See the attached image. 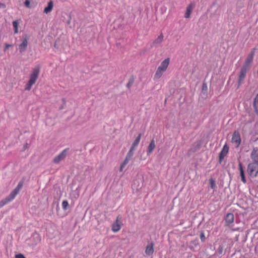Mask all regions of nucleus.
<instances>
[{
    "instance_id": "obj_33",
    "label": "nucleus",
    "mask_w": 258,
    "mask_h": 258,
    "mask_svg": "<svg viewBox=\"0 0 258 258\" xmlns=\"http://www.w3.org/2000/svg\"><path fill=\"white\" fill-rule=\"evenodd\" d=\"M30 5V2L29 0H26L25 2V6L27 8H29Z\"/></svg>"
},
{
    "instance_id": "obj_23",
    "label": "nucleus",
    "mask_w": 258,
    "mask_h": 258,
    "mask_svg": "<svg viewBox=\"0 0 258 258\" xmlns=\"http://www.w3.org/2000/svg\"><path fill=\"white\" fill-rule=\"evenodd\" d=\"M134 81H135V78H134V76H132L128 80V83L126 84V87L128 88H130L133 85Z\"/></svg>"
},
{
    "instance_id": "obj_21",
    "label": "nucleus",
    "mask_w": 258,
    "mask_h": 258,
    "mask_svg": "<svg viewBox=\"0 0 258 258\" xmlns=\"http://www.w3.org/2000/svg\"><path fill=\"white\" fill-rule=\"evenodd\" d=\"M10 202V200H8L7 198L1 200L0 201V209Z\"/></svg>"
},
{
    "instance_id": "obj_5",
    "label": "nucleus",
    "mask_w": 258,
    "mask_h": 258,
    "mask_svg": "<svg viewBox=\"0 0 258 258\" xmlns=\"http://www.w3.org/2000/svg\"><path fill=\"white\" fill-rule=\"evenodd\" d=\"M241 137L240 134L238 131H234L233 134L231 142L235 146V147L237 148L239 146L241 143Z\"/></svg>"
},
{
    "instance_id": "obj_7",
    "label": "nucleus",
    "mask_w": 258,
    "mask_h": 258,
    "mask_svg": "<svg viewBox=\"0 0 258 258\" xmlns=\"http://www.w3.org/2000/svg\"><path fill=\"white\" fill-rule=\"evenodd\" d=\"M69 150V148H66L64 149L57 156L54 158V159H53V162L55 164H58L61 161L63 160L66 158Z\"/></svg>"
},
{
    "instance_id": "obj_12",
    "label": "nucleus",
    "mask_w": 258,
    "mask_h": 258,
    "mask_svg": "<svg viewBox=\"0 0 258 258\" xmlns=\"http://www.w3.org/2000/svg\"><path fill=\"white\" fill-rule=\"evenodd\" d=\"M154 252V247L153 243H150L147 246L145 249V253L147 255H151Z\"/></svg>"
},
{
    "instance_id": "obj_11",
    "label": "nucleus",
    "mask_w": 258,
    "mask_h": 258,
    "mask_svg": "<svg viewBox=\"0 0 258 258\" xmlns=\"http://www.w3.org/2000/svg\"><path fill=\"white\" fill-rule=\"evenodd\" d=\"M28 45V39L26 37L24 39L22 42L19 45V48L20 52H24Z\"/></svg>"
},
{
    "instance_id": "obj_1",
    "label": "nucleus",
    "mask_w": 258,
    "mask_h": 258,
    "mask_svg": "<svg viewBox=\"0 0 258 258\" xmlns=\"http://www.w3.org/2000/svg\"><path fill=\"white\" fill-rule=\"evenodd\" d=\"M254 53V50H252L245 59L244 63L242 66L238 74L236 89H238L244 83L246 74L250 69Z\"/></svg>"
},
{
    "instance_id": "obj_25",
    "label": "nucleus",
    "mask_w": 258,
    "mask_h": 258,
    "mask_svg": "<svg viewBox=\"0 0 258 258\" xmlns=\"http://www.w3.org/2000/svg\"><path fill=\"white\" fill-rule=\"evenodd\" d=\"M69 207V203L67 201L64 200L62 202V208L63 210H66Z\"/></svg>"
},
{
    "instance_id": "obj_37",
    "label": "nucleus",
    "mask_w": 258,
    "mask_h": 258,
    "mask_svg": "<svg viewBox=\"0 0 258 258\" xmlns=\"http://www.w3.org/2000/svg\"><path fill=\"white\" fill-rule=\"evenodd\" d=\"M6 7V5L4 4L0 3V8H5Z\"/></svg>"
},
{
    "instance_id": "obj_27",
    "label": "nucleus",
    "mask_w": 258,
    "mask_h": 258,
    "mask_svg": "<svg viewBox=\"0 0 258 258\" xmlns=\"http://www.w3.org/2000/svg\"><path fill=\"white\" fill-rule=\"evenodd\" d=\"M161 35L158 36V37L155 40V41L153 42L154 45H156L157 44H160L161 42Z\"/></svg>"
},
{
    "instance_id": "obj_36",
    "label": "nucleus",
    "mask_w": 258,
    "mask_h": 258,
    "mask_svg": "<svg viewBox=\"0 0 258 258\" xmlns=\"http://www.w3.org/2000/svg\"><path fill=\"white\" fill-rule=\"evenodd\" d=\"M124 167L125 166H123V165L121 164L120 167V169H119V171L120 172L122 171L123 169L124 168Z\"/></svg>"
},
{
    "instance_id": "obj_16",
    "label": "nucleus",
    "mask_w": 258,
    "mask_h": 258,
    "mask_svg": "<svg viewBox=\"0 0 258 258\" xmlns=\"http://www.w3.org/2000/svg\"><path fill=\"white\" fill-rule=\"evenodd\" d=\"M141 134H140L136 138L135 140L134 141L131 148H132V150H135L136 148L138 147L141 140Z\"/></svg>"
},
{
    "instance_id": "obj_35",
    "label": "nucleus",
    "mask_w": 258,
    "mask_h": 258,
    "mask_svg": "<svg viewBox=\"0 0 258 258\" xmlns=\"http://www.w3.org/2000/svg\"><path fill=\"white\" fill-rule=\"evenodd\" d=\"M12 46V45L11 44H6L5 45V51H6V50L7 49H8L10 47H11Z\"/></svg>"
},
{
    "instance_id": "obj_14",
    "label": "nucleus",
    "mask_w": 258,
    "mask_h": 258,
    "mask_svg": "<svg viewBox=\"0 0 258 258\" xmlns=\"http://www.w3.org/2000/svg\"><path fill=\"white\" fill-rule=\"evenodd\" d=\"M155 147H156V145H155V141H154V140H152L148 147V151H147L148 155H150L152 153V152H153V150L155 149Z\"/></svg>"
},
{
    "instance_id": "obj_24",
    "label": "nucleus",
    "mask_w": 258,
    "mask_h": 258,
    "mask_svg": "<svg viewBox=\"0 0 258 258\" xmlns=\"http://www.w3.org/2000/svg\"><path fill=\"white\" fill-rule=\"evenodd\" d=\"M18 24H19V22L18 21H13V27L14 28V29H15V33L16 34V33H18Z\"/></svg>"
},
{
    "instance_id": "obj_9",
    "label": "nucleus",
    "mask_w": 258,
    "mask_h": 258,
    "mask_svg": "<svg viewBox=\"0 0 258 258\" xmlns=\"http://www.w3.org/2000/svg\"><path fill=\"white\" fill-rule=\"evenodd\" d=\"M250 157L252 161L258 163V148H253L251 153Z\"/></svg>"
},
{
    "instance_id": "obj_15",
    "label": "nucleus",
    "mask_w": 258,
    "mask_h": 258,
    "mask_svg": "<svg viewBox=\"0 0 258 258\" xmlns=\"http://www.w3.org/2000/svg\"><path fill=\"white\" fill-rule=\"evenodd\" d=\"M195 7V5L193 3L190 4L186 8V11L185 13V16H190L192 11Z\"/></svg>"
},
{
    "instance_id": "obj_3",
    "label": "nucleus",
    "mask_w": 258,
    "mask_h": 258,
    "mask_svg": "<svg viewBox=\"0 0 258 258\" xmlns=\"http://www.w3.org/2000/svg\"><path fill=\"white\" fill-rule=\"evenodd\" d=\"M247 172L251 177H256L258 174V163L253 161L249 163L247 166Z\"/></svg>"
},
{
    "instance_id": "obj_2",
    "label": "nucleus",
    "mask_w": 258,
    "mask_h": 258,
    "mask_svg": "<svg viewBox=\"0 0 258 258\" xmlns=\"http://www.w3.org/2000/svg\"><path fill=\"white\" fill-rule=\"evenodd\" d=\"M40 73V67L38 66L34 68L30 76V79L28 82L25 90L29 91L31 90L32 86L35 83L37 80Z\"/></svg>"
},
{
    "instance_id": "obj_10",
    "label": "nucleus",
    "mask_w": 258,
    "mask_h": 258,
    "mask_svg": "<svg viewBox=\"0 0 258 258\" xmlns=\"http://www.w3.org/2000/svg\"><path fill=\"white\" fill-rule=\"evenodd\" d=\"M234 216L232 213H228L225 218V222L227 225H230L232 224L234 222Z\"/></svg>"
},
{
    "instance_id": "obj_4",
    "label": "nucleus",
    "mask_w": 258,
    "mask_h": 258,
    "mask_svg": "<svg viewBox=\"0 0 258 258\" xmlns=\"http://www.w3.org/2000/svg\"><path fill=\"white\" fill-rule=\"evenodd\" d=\"M23 186V182L22 181L19 182L17 187L10 193V194L7 197H6L8 200H10V202L12 201L15 198L16 196L19 193Z\"/></svg>"
},
{
    "instance_id": "obj_28",
    "label": "nucleus",
    "mask_w": 258,
    "mask_h": 258,
    "mask_svg": "<svg viewBox=\"0 0 258 258\" xmlns=\"http://www.w3.org/2000/svg\"><path fill=\"white\" fill-rule=\"evenodd\" d=\"M200 238L202 242H205L206 240V237L204 232H202L200 234Z\"/></svg>"
},
{
    "instance_id": "obj_8",
    "label": "nucleus",
    "mask_w": 258,
    "mask_h": 258,
    "mask_svg": "<svg viewBox=\"0 0 258 258\" xmlns=\"http://www.w3.org/2000/svg\"><path fill=\"white\" fill-rule=\"evenodd\" d=\"M229 151V147L226 144L223 147L220 154H219V163H221L224 158L225 156L227 154Z\"/></svg>"
},
{
    "instance_id": "obj_20",
    "label": "nucleus",
    "mask_w": 258,
    "mask_h": 258,
    "mask_svg": "<svg viewBox=\"0 0 258 258\" xmlns=\"http://www.w3.org/2000/svg\"><path fill=\"white\" fill-rule=\"evenodd\" d=\"M53 5L52 1H50L48 4L47 7L44 9V12L46 13L50 12L52 9Z\"/></svg>"
},
{
    "instance_id": "obj_17",
    "label": "nucleus",
    "mask_w": 258,
    "mask_h": 258,
    "mask_svg": "<svg viewBox=\"0 0 258 258\" xmlns=\"http://www.w3.org/2000/svg\"><path fill=\"white\" fill-rule=\"evenodd\" d=\"M170 58L169 57L166 58L162 61V72L165 71L169 64Z\"/></svg>"
},
{
    "instance_id": "obj_32",
    "label": "nucleus",
    "mask_w": 258,
    "mask_h": 258,
    "mask_svg": "<svg viewBox=\"0 0 258 258\" xmlns=\"http://www.w3.org/2000/svg\"><path fill=\"white\" fill-rule=\"evenodd\" d=\"M200 147H201V144L200 143H198L197 145H196V148L194 150H192V152H195L198 150H199L200 149Z\"/></svg>"
},
{
    "instance_id": "obj_29",
    "label": "nucleus",
    "mask_w": 258,
    "mask_h": 258,
    "mask_svg": "<svg viewBox=\"0 0 258 258\" xmlns=\"http://www.w3.org/2000/svg\"><path fill=\"white\" fill-rule=\"evenodd\" d=\"M130 160L131 159L128 158L127 157H126L124 161L122 162L121 164L123 165V166H125Z\"/></svg>"
},
{
    "instance_id": "obj_22",
    "label": "nucleus",
    "mask_w": 258,
    "mask_h": 258,
    "mask_svg": "<svg viewBox=\"0 0 258 258\" xmlns=\"http://www.w3.org/2000/svg\"><path fill=\"white\" fill-rule=\"evenodd\" d=\"M209 182L210 184V187L212 189H215L216 187V185L214 179H213V178H210Z\"/></svg>"
},
{
    "instance_id": "obj_31",
    "label": "nucleus",
    "mask_w": 258,
    "mask_h": 258,
    "mask_svg": "<svg viewBox=\"0 0 258 258\" xmlns=\"http://www.w3.org/2000/svg\"><path fill=\"white\" fill-rule=\"evenodd\" d=\"M15 258H26L25 256L21 253L17 254L15 255Z\"/></svg>"
},
{
    "instance_id": "obj_34",
    "label": "nucleus",
    "mask_w": 258,
    "mask_h": 258,
    "mask_svg": "<svg viewBox=\"0 0 258 258\" xmlns=\"http://www.w3.org/2000/svg\"><path fill=\"white\" fill-rule=\"evenodd\" d=\"M218 251L220 254H221L223 252V247L220 246L218 248Z\"/></svg>"
},
{
    "instance_id": "obj_19",
    "label": "nucleus",
    "mask_w": 258,
    "mask_h": 258,
    "mask_svg": "<svg viewBox=\"0 0 258 258\" xmlns=\"http://www.w3.org/2000/svg\"><path fill=\"white\" fill-rule=\"evenodd\" d=\"M253 106L256 113L258 115V94L256 95L254 99Z\"/></svg>"
},
{
    "instance_id": "obj_13",
    "label": "nucleus",
    "mask_w": 258,
    "mask_h": 258,
    "mask_svg": "<svg viewBox=\"0 0 258 258\" xmlns=\"http://www.w3.org/2000/svg\"><path fill=\"white\" fill-rule=\"evenodd\" d=\"M239 168L240 171V175L241 176V181L245 183L246 182V179L245 177L244 171L243 169L242 164L241 162H239Z\"/></svg>"
},
{
    "instance_id": "obj_38",
    "label": "nucleus",
    "mask_w": 258,
    "mask_h": 258,
    "mask_svg": "<svg viewBox=\"0 0 258 258\" xmlns=\"http://www.w3.org/2000/svg\"><path fill=\"white\" fill-rule=\"evenodd\" d=\"M38 237L39 240V241H40V238L39 236V235H38Z\"/></svg>"
},
{
    "instance_id": "obj_18",
    "label": "nucleus",
    "mask_w": 258,
    "mask_h": 258,
    "mask_svg": "<svg viewBox=\"0 0 258 258\" xmlns=\"http://www.w3.org/2000/svg\"><path fill=\"white\" fill-rule=\"evenodd\" d=\"M161 77V66L158 68L157 71L154 76L155 80H159Z\"/></svg>"
},
{
    "instance_id": "obj_30",
    "label": "nucleus",
    "mask_w": 258,
    "mask_h": 258,
    "mask_svg": "<svg viewBox=\"0 0 258 258\" xmlns=\"http://www.w3.org/2000/svg\"><path fill=\"white\" fill-rule=\"evenodd\" d=\"M202 89H203V91H207V90H208V87H207V84L205 83H203V85H202Z\"/></svg>"
},
{
    "instance_id": "obj_26",
    "label": "nucleus",
    "mask_w": 258,
    "mask_h": 258,
    "mask_svg": "<svg viewBox=\"0 0 258 258\" xmlns=\"http://www.w3.org/2000/svg\"><path fill=\"white\" fill-rule=\"evenodd\" d=\"M134 150H132V148L131 147V149H130V151H128V152L127 153L126 157H127L128 158L131 159L134 155Z\"/></svg>"
},
{
    "instance_id": "obj_6",
    "label": "nucleus",
    "mask_w": 258,
    "mask_h": 258,
    "mask_svg": "<svg viewBox=\"0 0 258 258\" xmlns=\"http://www.w3.org/2000/svg\"><path fill=\"white\" fill-rule=\"evenodd\" d=\"M122 225L121 217L120 216H118L115 222L112 224V230L114 232H117L119 231Z\"/></svg>"
}]
</instances>
